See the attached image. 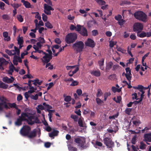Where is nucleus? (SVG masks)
<instances>
[{"mask_svg":"<svg viewBox=\"0 0 151 151\" xmlns=\"http://www.w3.org/2000/svg\"><path fill=\"white\" fill-rule=\"evenodd\" d=\"M134 15L136 19L139 21L144 22H146L147 21V16L143 12H136L134 13Z\"/></svg>","mask_w":151,"mask_h":151,"instance_id":"f257e3e1","label":"nucleus"},{"mask_svg":"<svg viewBox=\"0 0 151 151\" xmlns=\"http://www.w3.org/2000/svg\"><path fill=\"white\" fill-rule=\"evenodd\" d=\"M77 38V35L75 33L68 34L65 37V41L67 44H69L74 42Z\"/></svg>","mask_w":151,"mask_h":151,"instance_id":"f03ea898","label":"nucleus"},{"mask_svg":"<svg viewBox=\"0 0 151 151\" xmlns=\"http://www.w3.org/2000/svg\"><path fill=\"white\" fill-rule=\"evenodd\" d=\"M72 47L77 53L80 52L84 48V44L81 41L76 42L73 45Z\"/></svg>","mask_w":151,"mask_h":151,"instance_id":"7ed1b4c3","label":"nucleus"},{"mask_svg":"<svg viewBox=\"0 0 151 151\" xmlns=\"http://www.w3.org/2000/svg\"><path fill=\"white\" fill-rule=\"evenodd\" d=\"M104 144L109 149V150L112 151L113 148L114 147V143L112 140L111 138L106 137L103 139Z\"/></svg>","mask_w":151,"mask_h":151,"instance_id":"20e7f679","label":"nucleus"},{"mask_svg":"<svg viewBox=\"0 0 151 151\" xmlns=\"http://www.w3.org/2000/svg\"><path fill=\"white\" fill-rule=\"evenodd\" d=\"M31 129V128L29 126L24 125L20 130V134L24 136H27L28 134Z\"/></svg>","mask_w":151,"mask_h":151,"instance_id":"39448f33","label":"nucleus"},{"mask_svg":"<svg viewBox=\"0 0 151 151\" xmlns=\"http://www.w3.org/2000/svg\"><path fill=\"white\" fill-rule=\"evenodd\" d=\"M143 28L142 24L139 22H137L134 24L133 26V30L134 32L141 31Z\"/></svg>","mask_w":151,"mask_h":151,"instance_id":"423d86ee","label":"nucleus"},{"mask_svg":"<svg viewBox=\"0 0 151 151\" xmlns=\"http://www.w3.org/2000/svg\"><path fill=\"white\" fill-rule=\"evenodd\" d=\"M54 9L51 6L48 5L47 4H44V13L47 15H50L51 14V10L53 11Z\"/></svg>","mask_w":151,"mask_h":151,"instance_id":"0eeeda50","label":"nucleus"},{"mask_svg":"<svg viewBox=\"0 0 151 151\" xmlns=\"http://www.w3.org/2000/svg\"><path fill=\"white\" fill-rule=\"evenodd\" d=\"M43 55H45L43 56L41 60L44 63H48L52 58V55H49L46 52H43Z\"/></svg>","mask_w":151,"mask_h":151,"instance_id":"6e6552de","label":"nucleus"},{"mask_svg":"<svg viewBox=\"0 0 151 151\" xmlns=\"http://www.w3.org/2000/svg\"><path fill=\"white\" fill-rule=\"evenodd\" d=\"M76 31L78 32L83 36H85V27L79 24H77L76 27Z\"/></svg>","mask_w":151,"mask_h":151,"instance_id":"1a4fd4ad","label":"nucleus"},{"mask_svg":"<svg viewBox=\"0 0 151 151\" xmlns=\"http://www.w3.org/2000/svg\"><path fill=\"white\" fill-rule=\"evenodd\" d=\"M95 46V43L93 40L91 38H88L87 41L86 42V46L93 48Z\"/></svg>","mask_w":151,"mask_h":151,"instance_id":"9d476101","label":"nucleus"},{"mask_svg":"<svg viewBox=\"0 0 151 151\" xmlns=\"http://www.w3.org/2000/svg\"><path fill=\"white\" fill-rule=\"evenodd\" d=\"M74 142L78 144V146L80 147L81 149H84L85 147L84 146V144L85 141L84 142L82 141L80 138H77L75 139Z\"/></svg>","mask_w":151,"mask_h":151,"instance_id":"9b49d317","label":"nucleus"},{"mask_svg":"<svg viewBox=\"0 0 151 151\" xmlns=\"http://www.w3.org/2000/svg\"><path fill=\"white\" fill-rule=\"evenodd\" d=\"M14 80V78L12 76L11 77V78H9L7 77H4L2 79V81L7 83H12Z\"/></svg>","mask_w":151,"mask_h":151,"instance_id":"f8f14e48","label":"nucleus"},{"mask_svg":"<svg viewBox=\"0 0 151 151\" xmlns=\"http://www.w3.org/2000/svg\"><path fill=\"white\" fill-rule=\"evenodd\" d=\"M143 141L145 142H151V133L145 134L144 136Z\"/></svg>","mask_w":151,"mask_h":151,"instance_id":"ddd939ff","label":"nucleus"},{"mask_svg":"<svg viewBox=\"0 0 151 151\" xmlns=\"http://www.w3.org/2000/svg\"><path fill=\"white\" fill-rule=\"evenodd\" d=\"M37 131L35 129H34L32 131L29 132L27 136L29 138H32L35 137L36 136Z\"/></svg>","mask_w":151,"mask_h":151,"instance_id":"4468645a","label":"nucleus"},{"mask_svg":"<svg viewBox=\"0 0 151 151\" xmlns=\"http://www.w3.org/2000/svg\"><path fill=\"white\" fill-rule=\"evenodd\" d=\"M104 58H102L101 60H99L98 62V63L99 66V68L101 70H104Z\"/></svg>","mask_w":151,"mask_h":151,"instance_id":"2eb2a0df","label":"nucleus"},{"mask_svg":"<svg viewBox=\"0 0 151 151\" xmlns=\"http://www.w3.org/2000/svg\"><path fill=\"white\" fill-rule=\"evenodd\" d=\"M91 74L96 77H99L101 75L100 71L98 70H92L91 71Z\"/></svg>","mask_w":151,"mask_h":151,"instance_id":"dca6fc26","label":"nucleus"},{"mask_svg":"<svg viewBox=\"0 0 151 151\" xmlns=\"http://www.w3.org/2000/svg\"><path fill=\"white\" fill-rule=\"evenodd\" d=\"M21 2L23 3V5L27 8H32L30 4L28 1H25V0H21Z\"/></svg>","mask_w":151,"mask_h":151,"instance_id":"f3484780","label":"nucleus"},{"mask_svg":"<svg viewBox=\"0 0 151 151\" xmlns=\"http://www.w3.org/2000/svg\"><path fill=\"white\" fill-rule=\"evenodd\" d=\"M3 37L5 38L4 40L7 41L10 40L11 38L10 36H8V33L7 32H4L3 33Z\"/></svg>","mask_w":151,"mask_h":151,"instance_id":"a211bd4d","label":"nucleus"},{"mask_svg":"<svg viewBox=\"0 0 151 151\" xmlns=\"http://www.w3.org/2000/svg\"><path fill=\"white\" fill-rule=\"evenodd\" d=\"M29 114V113H28L22 112L21 114V116H19V117L22 119L23 121L27 120L26 117H28V115Z\"/></svg>","mask_w":151,"mask_h":151,"instance_id":"6ab92c4d","label":"nucleus"},{"mask_svg":"<svg viewBox=\"0 0 151 151\" xmlns=\"http://www.w3.org/2000/svg\"><path fill=\"white\" fill-rule=\"evenodd\" d=\"M5 52L9 56L14 55L16 54V52L14 50H9L8 49H6L5 50Z\"/></svg>","mask_w":151,"mask_h":151,"instance_id":"aec40b11","label":"nucleus"},{"mask_svg":"<svg viewBox=\"0 0 151 151\" xmlns=\"http://www.w3.org/2000/svg\"><path fill=\"white\" fill-rule=\"evenodd\" d=\"M113 63L112 62H108L106 65V71H109L112 68Z\"/></svg>","mask_w":151,"mask_h":151,"instance_id":"412c9836","label":"nucleus"},{"mask_svg":"<svg viewBox=\"0 0 151 151\" xmlns=\"http://www.w3.org/2000/svg\"><path fill=\"white\" fill-rule=\"evenodd\" d=\"M23 121V120L19 116V118L17 119L15 123V124L17 126H20L22 124V122Z\"/></svg>","mask_w":151,"mask_h":151,"instance_id":"4be33fe9","label":"nucleus"},{"mask_svg":"<svg viewBox=\"0 0 151 151\" xmlns=\"http://www.w3.org/2000/svg\"><path fill=\"white\" fill-rule=\"evenodd\" d=\"M59 132L57 130H54L52 132L49 133V136L51 137L57 136Z\"/></svg>","mask_w":151,"mask_h":151,"instance_id":"5701e85b","label":"nucleus"},{"mask_svg":"<svg viewBox=\"0 0 151 151\" xmlns=\"http://www.w3.org/2000/svg\"><path fill=\"white\" fill-rule=\"evenodd\" d=\"M125 70L126 71V74H127V75L130 77L129 78L131 80L132 76L130 68L129 67H127L125 68Z\"/></svg>","mask_w":151,"mask_h":151,"instance_id":"b1692460","label":"nucleus"},{"mask_svg":"<svg viewBox=\"0 0 151 151\" xmlns=\"http://www.w3.org/2000/svg\"><path fill=\"white\" fill-rule=\"evenodd\" d=\"M10 5L13 8L14 10H17V9L21 6V4L17 3H11Z\"/></svg>","mask_w":151,"mask_h":151,"instance_id":"393cba45","label":"nucleus"},{"mask_svg":"<svg viewBox=\"0 0 151 151\" xmlns=\"http://www.w3.org/2000/svg\"><path fill=\"white\" fill-rule=\"evenodd\" d=\"M8 87V85L0 81V88L6 89Z\"/></svg>","mask_w":151,"mask_h":151,"instance_id":"a878e982","label":"nucleus"},{"mask_svg":"<svg viewBox=\"0 0 151 151\" xmlns=\"http://www.w3.org/2000/svg\"><path fill=\"white\" fill-rule=\"evenodd\" d=\"M137 36L141 38H143L146 37V32H142L139 33V32H138L137 33Z\"/></svg>","mask_w":151,"mask_h":151,"instance_id":"bb28decb","label":"nucleus"},{"mask_svg":"<svg viewBox=\"0 0 151 151\" xmlns=\"http://www.w3.org/2000/svg\"><path fill=\"white\" fill-rule=\"evenodd\" d=\"M17 18L18 20L20 22H22L23 21L24 19L21 15H17Z\"/></svg>","mask_w":151,"mask_h":151,"instance_id":"cd10ccee","label":"nucleus"},{"mask_svg":"<svg viewBox=\"0 0 151 151\" xmlns=\"http://www.w3.org/2000/svg\"><path fill=\"white\" fill-rule=\"evenodd\" d=\"M6 101H4L0 103V111H2L3 110V106L5 104H6Z\"/></svg>","mask_w":151,"mask_h":151,"instance_id":"c85d7f7f","label":"nucleus"},{"mask_svg":"<svg viewBox=\"0 0 151 151\" xmlns=\"http://www.w3.org/2000/svg\"><path fill=\"white\" fill-rule=\"evenodd\" d=\"M146 146V145L143 142H140L139 148L141 150H143L145 149Z\"/></svg>","mask_w":151,"mask_h":151,"instance_id":"c756f323","label":"nucleus"},{"mask_svg":"<svg viewBox=\"0 0 151 151\" xmlns=\"http://www.w3.org/2000/svg\"><path fill=\"white\" fill-rule=\"evenodd\" d=\"M99 4L103 5L105 4V2L103 0H95Z\"/></svg>","mask_w":151,"mask_h":151,"instance_id":"7c9ffc66","label":"nucleus"},{"mask_svg":"<svg viewBox=\"0 0 151 151\" xmlns=\"http://www.w3.org/2000/svg\"><path fill=\"white\" fill-rule=\"evenodd\" d=\"M96 22L94 21H90L87 23V26L88 27H91L93 25V24H95Z\"/></svg>","mask_w":151,"mask_h":151,"instance_id":"2f4dec72","label":"nucleus"},{"mask_svg":"<svg viewBox=\"0 0 151 151\" xmlns=\"http://www.w3.org/2000/svg\"><path fill=\"white\" fill-rule=\"evenodd\" d=\"M19 37L17 39L18 44H23V40L22 38L20 37V36H19Z\"/></svg>","mask_w":151,"mask_h":151,"instance_id":"473e14b6","label":"nucleus"},{"mask_svg":"<svg viewBox=\"0 0 151 151\" xmlns=\"http://www.w3.org/2000/svg\"><path fill=\"white\" fill-rule=\"evenodd\" d=\"M1 63H2L3 66H4V65H6L8 64V62L6 61L4 58H1Z\"/></svg>","mask_w":151,"mask_h":151,"instance_id":"72a5a7b5","label":"nucleus"},{"mask_svg":"<svg viewBox=\"0 0 151 151\" xmlns=\"http://www.w3.org/2000/svg\"><path fill=\"white\" fill-rule=\"evenodd\" d=\"M19 56H18L16 55H14V56L13 58H15L17 59V62L18 61L19 63H21L22 62V60Z\"/></svg>","mask_w":151,"mask_h":151,"instance_id":"f704fd0d","label":"nucleus"},{"mask_svg":"<svg viewBox=\"0 0 151 151\" xmlns=\"http://www.w3.org/2000/svg\"><path fill=\"white\" fill-rule=\"evenodd\" d=\"M68 149L69 151H77V149L73 147L70 145L68 147Z\"/></svg>","mask_w":151,"mask_h":151,"instance_id":"c9c22d12","label":"nucleus"},{"mask_svg":"<svg viewBox=\"0 0 151 151\" xmlns=\"http://www.w3.org/2000/svg\"><path fill=\"white\" fill-rule=\"evenodd\" d=\"M45 26L48 28L51 29L53 28L52 25L49 22H47L45 23Z\"/></svg>","mask_w":151,"mask_h":151,"instance_id":"e433bc0d","label":"nucleus"},{"mask_svg":"<svg viewBox=\"0 0 151 151\" xmlns=\"http://www.w3.org/2000/svg\"><path fill=\"white\" fill-rule=\"evenodd\" d=\"M14 50L16 52V54L17 53V55L18 56H19L20 55V50L19 49L15 46H14Z\"/></svg>","mask_w":151,"mask_h":151,"instance_id":"4c0bfd02","label":"nucleus"},{"mask_svg":"<svg viewBox=\"0 0 151 151\" xmlns=\"http://www.w3.org/2000/svg\"><path fill=\"white\" fill-rule=\"evenodd\" d=\"M9 106L11 108H14L16 109H18V107L16 106V104L15 103L9 104Z\"/></svg>","mask_w":151,"mask_h":151,"instance_id":"58836bf2","label":"nucleus"},{"mask_svg":"<svg viewBox=\"0 0 151 151\" xmlns=\"http://www.w3.org/2000/svg\"><path fill=\"white\" fill-rule=\"evenodd\" d=\"M38 40L39 42H40L42 44H43L45 42L44 38L43 37H39Z\"/></svg>","mask_w":151,"mask_h":151,"instance_id":"ea45409f","label":"nucleus"},{"mask_svg":"<svg viewBox=\"0 0 151 151\" xmlns=\"http://www.w3.org/2000/svg\"><path fill=\"white\" fill-rule=\"evenodd\" d=\"M102 94V92L101 90L100 89H98V92L96 94V96L97 97H100Z\"/></svg>","mask_w":151,"mask_h":151,"instance_id":"a19ab883","label":"nucleus"},{"mask_svg":"<svg viewBox=\"0 0 151 151\" xmlns=\"http://www.w3.org/2000/svg\"><path fill=\"white\" fill-rule=\"evenodd\" d=\"M42 19L44 22H46L47 20V16L44 13L42 14Z\"/></svg>","mask_w":151,"mask_h":151,"instance_id":"79ce46f5","label":"nucleus"},{"mask_svg":"<svg viewBox=\"0 0 151 151\" xmlns=\"http://www.w3.org/2000/svg\"><path fill=\"white\" fill-rule=\"evenodd\" d=\"M71 118L73 119L75 121H78V117L77 116L74 115H71L70 116Z\"/></svg>","mask_w":151,"mask_h":151,"instance_id":"37998d69","label":"nucleus"},{"mask_svg":"<svg viewBox=\"0 0 151 151\" xmlns=\"http://www.w3.org/2000/svg\"><path fill=\"white\" fill-rule=\"evenodd\" d=\"M96 101L97 103L98 104H100L103 103V101L101 100L99 98H97L96 99Z\"/></svg>","mask_w":151,"mask_h":151,"instance_id":"c03bdc74","label":"nucleus"},{"mask_svg":"<svg viewBox=\"0 0 151 151\" xmlns=\"http://www.w3.org/2000/svg\"><path fill=\"white\" fill-rule=\"evenodd\" d=\"M71 99V97L70 96H67L64 99V100L66 102H69Z\"/></svg>","mask_w":151,"mask_h":151,"instance_id":"a18cd8bd","label":"nucleus"},{"mask_svg":"<svg viewBox=\"0 0 151 151\" xmlns=\"http://www.w3.org/2000/svg\"><path fill=\"white\" fill-rule=\"evenodd\" d=\"M30 97L31 99L34 100H37L38 99V94H36L35 96H34L32 95H31Z\"/></svg>","mask_w":151,"mask_h":151,"instance_id":"49530a36","label":"nucleus"},{"mask_svg":"<svg viewBox=\"0 0 151 151\" xmlns=\"http://www.w3.org/2000/svg\"><path fill=\"white\" fill-rule=\"evenodd\" d=\"M111 95V93L110 92L106 93L104 94V100L106 101L107 98L109 96Z\"/></svg>","mask_w":151,"mask_h":151,"instance_id":"de8ad7c7","label":"nucleus"},{"mask_svg":"<svg viewBox=\"0 0 151 151\" xmlns=\"http://www.w3.org/2000/svg\"><path fill=\"white\" fill-rule=\"evenodd\" d=\"M92 34L93 36H95L98 34V32L97 30L94 29L92 31Z\"/></svg>","mask_w":151,"mask_h":151,"instance_id":"09e8293b","label":"nucleus"},{"mask_svg":"<svg viewBox=\"0 0 151 151\" xmlns=\"http://www.w3.org/2000/svg\"><path fill=\"white\" fill-rule=\"evenodd\" d=\"M132 110V108H127L125 110V113L128 115H129Z\"/></svg>","mask_w":151,"mask_h":151,"instance_id":"8fccbe9b","label":"nucleus"},{"mask_svg":"<svg viewBox=\"0 0 151 151\" xmlns=\"http://www.w3.org/2000/svg\"><path fill=\"white\" fill-rule=\"evenodd\" d=\"M5 4L3 2L0 1V8L2 10H3L4 9V6Z\"/></svg>","mask_w":151,"mask_h":151,"instance_id":"3c124183","label":"nucleus"},{"mask_svg":"<svg viewBox=\"0 0 151 151\" xmlns=\"http://www.w3.org/2000/svg\"><path fill=\"white\" fill-rule=\"evenodd\" d=\"M2 17L3 19L8 20L9 19V17L7 14H4L2 15Z\"/></svg>","mask_w":151,"mask_h":151,"instance_id":"603ef678","label":"nucleus"},{"mask_svg":"<svg viewBox=\"0 0 151 151\" xmlns=\"http://www.w3.org/2000/svg\"><path fill=\"white\" fill-rule=\"evenodd\" d=\"M34 81L36 82V83L38 84V85H40L42 83V81H40L38 79H36L33 80Z\"/></svg>","mask_w":151,"mask_h":151,"instance_id":"864d4df0","label":"nucleus"},{"mask_svg":"<svg viewBox=\"0 0 151 151\" xmlns=\"http://www.w3.org/2000/svg\"><path fill=\"white\" fill-rule=\"evenodd\" d=\"M33 76H32L30 74H27L25 75L24 76V77H23V79H25L26 78H33Z\"/></svg>","mask_w":151,"mask_h":151,"instance_id":"5fc2aeb1","label":"nucleus"},{"mask_svg":"<svg viewBox=\"0 0 151 151\" xmlns=\"http://www.w3.org/2000/svg\"><path fill=\"white\" fill-rule=\"evenodd\" d=\"M24 64L25 66L26 67L27 69L28 73H29V67L28 66V65H27V63H28V61H27V59H25V60H24Z\"/></svg>","mask_w":151,"mask_h":151,"instance_id":"6e6d98bb","label":"nucleus"},{"mask_svg":"<svg viewBox=\"0 0 151 151\" xmlns=\"http://www.w3.org/2000/svg\"><path fill=\"white\" fill-rule=\"evenodd\" d=\"M78 82L76 81H73L72 83L70 84V86H77L78 84Z\"/></svg>","mask_w":151,"mask_h":151,"instance_id":"4d7b16f0","label":"nucleus"},{"mask_svg":"<svg viewBox=\"0 0 151 151\" xmlns=\"http://www.w3.org/2000/svg\"><path fill=\"white\" fill-rule=\"evenodd\" d=\"M117 51L119 52H120L122 53H124L126 51V50L124 49H122L121 47H119L117 49Z\"/></svg>","mask_w":151,"mask_h":151,"instance_id":"13d9d810","label":"nucleus"},{"mask_svg":"<svg viewBox=\"0 0 151 151\" xmlns=\"http://www.w3.org/2000/svg\"><path fill=\"white\" fill-rule=\"evenodd\" d=\"M28 119V121L32 120L33 119H34V116L32 115H30L29 114L28 115V117H27Z\"/></svg>","mask_w":151,"mask_h":151,"instance_id":"bf43d9fd","label":"nucleus"},{"mask_svg":"<svg viewBox=\"0 0 151 151\" xmlns=\"http://www.w3.org/2000/svg\"><path fill=\"white\" fill-rule=\"evenodd\" d=\"M75 66H69L68 65L66 66V68L67 70H70L71 69L74 68L75 67Z\"/></svg>","mask_w":151,"mask_h":151,"instance_id":"052dcab7","label":"nucleus"},{"mask_svg":"<svg viewBox=\"0 0 151 151\" xmlns=\"http://www.w3.org/2000/svg\"><path fill=\"white\" fill-rule=\"evenodd\" d=\"M23 97L21 94H19L17 97V100L18 101H19L22 99Z\"/></svg>","mask_w":151,"mask_h":151,"instance_id":"680f3d73","label":"nucleus"},{"mask_svg":"<svg viewBox=\"0 0 151 151\" xmlns=\"http://www.w3.org/2000/svg\"><path fill=\"white\" fill-rule=\"evenodd\" d=\"M122 18V16L120 15L119 14L117 16H115L114 17L115 19L117 21H119Z\"/></svg>","mask_w":151,"mask_h":151,"instance_id":"e2e57ef3","label":"nucleus"},{"mask_svg":"<svg viewBox=\"0 0 151 151\" xmlns=\"http://www.w3.org/2000/svg\"><path fill=\"white\" fill-rule=\"evenodd\" d=\"M122 76H125L127 78V79L128 80V81H130V80H131V79L129 78V77L127 75V74H126V73H125L124 72H123L122 73Z\"/></svg>","mask_w":151,"mask_h":151,"instance_id":"0e129e2a","label":"nucleus"},{"mask_svg":"<svg viewBox=\"0 0 151 151\" xmlns=\"http://www.w3.org/2000/svg\"><path fill=\"white\" fill-rule=\"evenodd\" d=\"M119 66L118 65H114L112 67V70L113 71L115 70L118 68Z\"/></svg>","mask_w":151,"mask_h":151,"instance_id":"69168bd1","label":"nucleus"},{"mask_svg":"<svg viewBox=\"0 0 151 151\" xmlns=\"http://www.w3.org/2000/svg\"><path fill=\"white\" fill-rule=\"evenodd\" d=\"M133 124L136 126H137L138 124L141 123V122L139 120L138 121H134L132 122Z\"/></svg>","mask_w":151,"mask_h":151,"instance_id":"338daca9","label":"nucleus"},{"mask_svg":"<svg viewBox=\"0 0 151 151\" xmlns=\"http://www.w3.org/2000/svg\"><path fill=\"white\" fill-rule=\"evenodd\" d=\"M35 18H36L37 19L39 20H41V17L40 16V14L38 12H37V13L35 15Z\"/></svg>","mask_w":151,"mask_h":151,"instance_id":"774afa93","label":"nucleus"}]
</instances>
